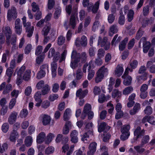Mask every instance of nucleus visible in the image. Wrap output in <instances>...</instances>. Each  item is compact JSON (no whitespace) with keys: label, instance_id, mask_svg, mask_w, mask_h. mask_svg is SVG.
Instances as JSON below:
<instances>
[{"label":"nucleus","instance_id":"obj_64","mask_svg":"<svg viewBox=\"0 0 155 155\" xmlns=\"http://www.w3.org/2000/svg\"><path fill=\"white\" fill-rule=\"evenodd\" d=\"M42 46L41 45H38L36 49L35 54L37 55H39L42 52Z\"/></svg>","mask_w":155,"mask_h":155},{"label":"nucleus","instance_id":"obj_39","mask_svg":"<svg viewBox=\"0 0 155 155\" xmlns=\"http://www.w3.org/2000/svg\"><path fill=\"white\" fill-rule=\"evenodd\" d=\"M54 151V148L52 146L48 147L45 150V153L49 155L53 153Z\"/></svg>","mask_w":155,"mask_h":155},{"label":"nucleus","instance_id":"obj_62","mask_svg":"<svg viewBox=\"0 0 155 155\" xmlns=\"http://www.w3.org/2000/svg\"><path fill=\"white\" fill-rule=\"evenodd\" d=\"M91 107L90 104H85L83 110V112L85 113H88L91 109Z\"/></svg>","mask_w":155,"mask_h":155},{"label":"nucleus","instance_id":"obj_36","mask_svg":"<svg viewBox=\"0 0 155 155\" xmlns=\"http://www.w3.org/2000/svg\"><path fill=\"white\" fill-rule=\"evenodd\" d=\"M101 26V24L100 22L97 21H95L93 23L92 30L95 32L98 29V28Z\"/></svg>","mask_w":155,"mask_h":155},{"label":"nucleus","instance_id":"obj_61","mask_svg":"<svg viewBox=\"0 0 155 155\" xmlns=\"http://www.w3.org/2000/svg\"><path fill=\"white\" fill-rule=\"evenodd\" d=\"M145 113L147 114H150L153 112V109L150 106H147L144 110Z\"/></svg>","mask_w":155,"mask_h":155},{"label":"nucleus","instance_id":"obj_20","mask_svg":"<svg viewBox=\"0 0 155 155\" xmlns=\"http://www.w3.org/2000/svg\"><path fill=\"white\" fill-rule=\"evenodd\" d=\"M18 133L16 130H13L11 133L9 139L12 142H15L16 139L18 137Z\"/></svg>","mask_w":155,"mask_h":155},{"label":"nucleus","instance_id":"obj_56","mask_svg":"<svg viewBox=\"0 0 155 155\" xmlns=\"http://www.w3.org/2000/svg\"><path fill=\"white\" fill-rule=\"evenodd\" d=\"M115 16L113 14H109L108 17V21L109 23H113L114 21Z\"/></svg>","mask_w":155,"mask_h":155},{"label":"nucleus","instance_id":"obj_17","mask_svg":"<svg viewBox=\"0 0 155 155\" xmlns=\"http://www.w3.org/2000/svg\"><path fill=\"white\" fill-rule=\"evenodd\" d=\"M88 93V91L87 89H85L83 91L80 88L78 90L76 93V96L79 97L80 99H82L87 95Z\"/></svg>","mask_w":155,"mask_h":155},{"label":"nucleus","instance_id":"obj_28","mask_svg":"<svg viewBox=\"0 0 155 155\" xmlns=\"http://www.w3.org/2000/svg\"><path fill=\"white\" fill-rule=\"evenodd\" d=\"M118 31V29L117 25H112L110 28L109 35L110 36H112L114 34L117 33Z\"/></svg>","mask_w":155,"mask_h":155},{"label":"nucleus","instance_id":"obj_7","mask_svg":"<svg viewBox=\"0 0 155 155\" xmlns=\"http://www.w3.org/2000/svg\"><path fill=\"white\" fill-rule=\"evenodd\" d=\"M98 45H101V47H104L105 50H107L110 47V43L107 41V38L104 37L102 39L101 37H99L98 41Z\"/></svg>","mask_w":155,"mask_h":155},{"label":"nucleus","instance_id":"obj_21","mask_svg":"<svg viewBox=\"0 0 155 155\" xmlns=\"http://www.w3.org/2000/svg\"><path fill=\"white\" fill-rule=\"evenodd\" d=\"M77 15L76 13H72L70 18L69 25L71 26L73 29L74 28L76 27L75 18L77 16Z\"/></svg>","mask_w":155,"mask_h":155},{"label":"nucleus","instance_id":"obj_54","mask_svg":"<svg viewBox=\"0 0 155 155\" xmlns=\"http://www.w3.org/2000/svg\"><path fill=\"white\" fill-rule=\"evenodd\" d=\"M65 41V38L62 36H59L58 39V44L61 45L64 44Z\"/></svg>","mask_w":155,"mask_h":155},{"label":"nucleus","instance_id":"obj_35","mask_svg":"<svg viewBox=\"0 0 155 155\" xmlns=\"http://www.w3.org/2000/svg\"><path fill=\"white\" fill-rule=\"evenodd\" d=\"M149 140L150 137L149 135H146L143 137L141 140V147H143L145 144L147 143Z\"/></svg>","mask_w":155,"mask_h":155},{"label":"nucleus","instance_id":"obj_14","mask_svg":"<svg viewBox=\"0 0 155 155\" xmlns=\"http://www.w3.org/2000/svg\"><path fill=\"white\" fill-rule=\"evenodd\" d=\"M122 105L120 103H117L115 107V109L117 111L115 118L118 119L121 118L123 115V113L121 110Z\"/></svg>","mask_w":155,"mask_h":155},{"label":"nucleus","instance_id":"obj_58","mask_svg":"<svg viewBox=\"0 0 155 155\" xmlns=\"http://www.w3.org/2000/svg\"><path fill=\"white\" fill-rule=\"evenodd\" d=\"M91 20V18L90 17L88 16L86 17L84 21V28H86L88 26L90 23Z\"/></svg>","mask_w":155,"mask_h":155},{"label":"nucleus","instance_id":"obj_41","mask_svg":"<svg viewBox=\"0 0 155 155\" xmlns=\"http://www.w3.org/2000/svg\"><path fill=\"white\" fill-rule=\"evenodd\" d=\"M31 6L32 8V10L33 12H35L40 11L39 6L36 2H33L31 4Z\"/></svg>","mask_w":155,"mask_h":155},{"label":"nucleus","instance_id":"obj_52","mask_svg":"<svg viewBox=\"0 0 155 155\" xmlns=\"http://www.w3.org/2000/svg\"><path fill=\"white\" fill-rule=\"evenodd\" d=\"M41 93L40 91H37L35 94L34 98L36 101H42L41 99Z\"/></svg>","mask_w":155,"mask_h":155},{"label":"nucleus","instance_id":"obj_47","mask_svg":"<svg viewBox=\"0 0 155 155\" xmlns=\"http://www.w3.org/2000/svg\"><path fill=\"white\" fill-rule=\"evenodd\" d=\"M108 99L106 97L105 95L103 94H101L99 96L98 102L100 103H103L105 101H107Z\"/></svg>","mask_w":155,"mask_h":155},{"label":"nucleus","instance_id":"obj_8","mask_svg":"<svg viewBox=\"0 0 155 155\" xmlns=\"http://www.w3.org/2000/svg\"><path fill=\"white\" fill-rule=\"evenodd\" d=\"M59 53L58 52H56L53 48H51L49 50L48 54V57L49 58L53 57V60L54 61H57L59 58Z\"/></svg>","mask_w":155,"mask_h":155},{"label":"nucleus","instance_id":"obj_60","mask_svg":"<svg viewBox=\"0 0 155 155\" xmlns=\"http://www.w3.org/2000/svg\"><path fill=\"white\" fill-rule=\"evenodd\" d=\"M28 114V110L26 109H24L21 111L20 115L21 117L25 118L27 116Z\"/></svg>","mask_w":155,"mask_h":155},{"label":"nucleus","instance_id":"obj_59","mask_svg":"<svg viewBox=\"0 0 155 155\" xmlns=\"http://www.w3.org/2000/svg\"><path fill=\"white\" fill-rule=\"evenodd\" d=\"M45 58V55L38 56L36 59V61L37 64H39L41 63Z\"/></svg>","mask_w":155,"mask_h":155},{"label":"nucleus","instance_id":"obj_5","mask_svg":"<svg viewBox=\"0 0 155 155\" xmlns=\"http://www.w3.org/2000/svg\"><path fill=\"white\" fill-rule=\"evenodd\" d=\"M21 19L23 27L25 28L26 32L27 33V36L29 37H31L33 33L34 27L31 26L30 22H26V17L25 16H23Z\"/></svg>","mask_w":155,"mask_h":155},{"label":"nucleus","instance_id":"obj_43","mask_svg":"<svg viewBox=\"0 0 155 155\" xmlns=\"http://www.w3.org/2000/svg\"><path fill=\"white\" fill-rule=\"evenodd\" d=\"M142 147L140 145V146L138 145L134 147V148L138 153L141 154L145 151V149L142 148Z\"/></svg>","mask_w":155,"mask_h":155},{"label":"nucleus","instance_id":"obj_45","mask_svg":"<svg viewBox=\"0 0 155 155\" xmlns=\"http://www.w3.org/2000/svg\"><path fill=\"white\" fill-rule=\"evenodd\" d=\"M129 65L131 67V69H135L137 67L138 65V62L136 60H134L130 62Z\"/></svg>","mask_w":155,"mask_h":155},{"label":"nucleus","instance_id":"obj_50","mask_svg":"<svg viewBox=\"0 0 155 155\" xmlns=\"http://www.w3.org/2000/svg\"><path fill=\"white\" fill-rule=\"evenodd\" d=\"M8 148V144L6 143L0 144V153H3Z\"/></svg>","mask_w":155,"mask_h":155},{"label":"nucleus","instance_id":"obj_9","mask_svg":"<svg viewBox=\"0 0 155 155\" xmlns=\"http://www.w3.org/2000/svg\"><path fill=\"white\" fill-rule=\"evenodd\" d=\"M2 32L5 35L7 42L10 43V39L12 35V30L11 28L9 26H6L2 28Z\"/></svg>","mask_w":155,"mask_h":155},{"label":"nucleus","instance_id":"obj_15","mask_svg":"<svg viewBox=\"0 0 155 155\" xmlns=\"http://www.w3.org/2000/svg\"><path fill=\"white\" fill-rule=\"evenodd\" d=\"M94 68V63L92 61H90L89 62V67H88V74L87 76V79L88 80H91L94 77L95 72L94 71L90 70L91 68Z\"/></svg>","mask_w":155,"mask_h":155},{"label":"nucleus","instance_id":"obj_12","mask_svg":"<svg viewBox=\"0 0 155 155\" xmlns=\"http://www.w3.org/2000/svg\"><path fill=\"white\" fill-rule=\"evenodd\" d=\"M21 20L19 18H17L15 21V31L16 34L20 35L22 31V26L20 24Z\"/></svg>","mask_w":155,"mask_h":155},{"label":"nucleus","instance_id":"obj_32","mask_svg":"<svg viewBox=\"0 0 155 155\" xmlns=\"http://www.w3.org/2000/svg\"><path fill=\"white\" fill-rule=\"evenodd\" d=\"M150 46V43L148 41H144L143 44V52L144 53H147Z\"/></svg>","mask_w":155,"mask_h":155},{"label":"nucleus","instance_id":"obj_27","mask_svg":"<svg viewBox=\"0 0 155 155\" xmlns=\"http://www.w3.org/2000/svg\"><path fill=\"white\" fill-rule=\"evenodd\" d=\"M51 25L48 24L46 25L43 29L42 33L44 36H47L51 29Z\"/></svg>","mask_w":155,"mask_h":155},{"label":"nucleus","instance_id":"obj_4","mask_svg":"<svg viewBox=\"0 0 155 155\" xmlns=\"http://www.w3.org/2000/svg\"><path fill=\"white\" fill-rule=\"evenodd\" d=\"M80 54L77 53L75 50H73L72 52L71 58L70 66L73 69H75L78 65V64L80 61Z\"/></svg>","mask_w":155,"mask_h":155},{"label":"nucleus","instance_id":"obj_19","mask_svg":"<svg viewBox=\"0 0 155 155\" xmlns=\"http://www.w3.org/2000/svg\"><path fill=\"white\" fill-rule=\"evenodd\" d=\"M124 68L122 64H118L115 70V74L118 77L121 76L124 71Z\"/></svg>","mask_w":155,"mask_h":155},{"label":"nucleus","instance_id":"obj_1","mask_svg":"<svg viewBox=\"0 0 155 155\" xmlns=\"http://www.w3.org/2000/svg\"><path fill=\"white\" fill-rule=\"evenodd\" d=\"M15 71L18 73L16 83L18 85L22 82V79L25 81H28L30 79L31 71L28 69L26 70L25 66H22L19 69L17 68Z\"/></svg>","mask_w":155,"mask_h":155},{"label":"nucleus","instance_id":"obj_48","mask_svg":"<svg viewBox=\"0 0 155 155\" xmlns=\"http://www.w3.org/2000/svg\"><path fill=\"white\" fill-rule=\"evenodd\" d=\"M83 76V73L80 69H78L76 71V78L77 80H80L81 79Z\"/></svg>","mask_w":155,"mask_h":155},{"label":"nucleus","instance_id":"obj_53","mask_svg":"<svg viewBox=\"0 0 155 155\" xmlns=\"http://www.w3.org/2000/svg\"><path fill=\"white\" fill-rule=\"evenodd\" d=\"M80 60L82 62H85L87 60V55L86 53L84 52H82L81 54H80Z\"/></svg>","mask_w":155,"mask_h":155},{"label":"nucleus","instance_id":"obj_26","mask_svg":"<svg viewBox=\"0 0 155 155\" xmlns=\"http://www.w3.org/2000/svg\"><path fill=\"white\" fill-rule=\"evenodd\" d=\"M33 140L31 136H29L26 137L25 140V144L27 147H30L32 143Z\"/></svg>","mask_w":155,"mask_h":155},{"label":"nucleus","instance_id":"obj_33","mask_svg":"<svg viewBox=\"0 0 155 155\" xmlns=\"http://www.w3.org/2000/svg\"><path fill=\"white\" fill-rule=\"evenodd\" d=\"M122 78L124 79L123 83L124 85L127 86L131 84L132 79L130 76H127Z\"/></svg>","mask_w":155,"mask_h":155},{"label":"nucleus","instance_id":"obj_3","mask_svg":"<svg viewBox=\"0 0 155 155\" xmlns=\"http://www.w3.org/2000/svg\"><path fill=\"white\" fill-rule=\"evenodd\" d=\"M93 124L92 122L88 123L86 126V132L82 135L81 138V140L84 143H88L89 141L88 139L89 137L93 135Z\"/></svg>","mask_w":155,"mask_h":155},{"label":"nucleus","instance_id":"obj_51","mask_svg":"<svg viewBox=\"0 0 155 155\" xmlns=\"http://www.w3.org/2000/svg\"><path fill=\"white\" fill-rule=\"evenodd\" d=\"M44 81H40L38 82L36 85V87L38 90L42 89L45 86Z\"/></svg>","mask_w":155,"mask_h":155},{"label":"nucleus","instance_id":"obj_57","mask_svg":"<svg viewBox=\"0 0 155 155\" xmlns=\"http://www.w3.org/2000/svg\"><path fill=\"white\" fill-rule=\"evenodd\" d=\"M117 37L118 35H116L114 37L111 42V44L112 45H115L120 40L121 38L120 37H119L117 40L116 41Z\"/></svg>","mask_w":155,"mask_h":155},{"label":"nucleus","instance_id":"obj_13","mask_svg":"<svg viewBox=\"0 0 155 155\" xmlns=\"http://www.w3.org/2000/svg\"><path fill=\"white\" fill-rule=\"evenodd\" d=\"M12 86L10 84H8L6 86V83L3 82L0 85V91L4 89L3 93L4 94H6L12 90Z\"/></svg>","mask_w":155,"mask_h":155},{"label":"nucleus","instance_id":"obj_2","mask_svg":"<svg viewBox=\"0 0 155 155\" xmlns=\"http://www.w3.org/2000/svg\"><path fill=\"white\" fill-rule=\"evenodd\" d=\"M108 74V69L104 66L101 67L96 73V76L95 78L96 83H98L103 79L104 77L107 76Z\"/></svg>","mask_w":155,"mask_h":155},{"label":"nucleus","instance_id":"obj_24","mask_svg":"<svg viewBox=\"0 0 155 155\" xmlns=\"http://www.w3.org/2000/svg\"><path fill=\"white\" fill-rule=\"evenodd\" d=\"M46 134L44 132H41L37 136L36 141L39 143H41L44 140Z\"/></svg>","mask_w":155,"mask_h":155},{"label":"nucleus","instance_id":"obj_11","mask_svg":"<svg viewBox=\"0 0 155 155\" xmlns=\"http://www.w3.org/2000/svg\"><path fill=\"white\" fill-rule=\"evenodd\" d=\"M17 17V12L16 8L13 7H12L8 12L7 18L8 20L10 21L12 18L15 19Z\"/></svg>","mask_w":155,"mask_h":155},{"label":"nucleus","instance_id":"obj_46","mask_svg":"<svg viewBox=\"0 0 155 155\" xmlns=\"http://www.w3.org/2000/svg\"><path fill=\"white\" fill-rule=\"evenodd\" d=\"M106 126V124L105 122H102L98 125V131L99 132H101L103 131Z\"/></svg>","mask_w":155,"mask_h":155},{"label":"nucleus","instance_id":"obj_44","mask_svg":"<svg viewBox=\"0 0 155 155\" xmlns=\"http://www.w3.org/2000/svg\"><path fill=\"white\" fill-rule=\"evenodd\" d=\"M134 12L131 10L129 11L127 14V19L129 22H130L133 19Z\"/></svg>","mask_w":155,"mask_h":155},{"label":"nucleus","instance_id":"obj_49","mask_svg":"<svg viewBox=\"0 0 155 155\" xmlns=\"http://www.w3.org/2000/svg\"><path fill=\"white\" fill-rule=\"evenodd\" d=\"M9 128V126L7 123H4L2 127V131L5 133H6L8 130Z\"/></svg>","mask_w":155,"mask_h":155},{"label":"nucleus","instance_id":"obj_30","mask_svg":"<svg viewBox=\"0 0 155 155\" xmlns=\"http://www.w3.org/2000/svg\"><path fill=\"white\" fill-rule=\"evenodd\" d=\"M122 14V9H121L120 12V16L118 19V23L120 25H123L125 22V17Z\"/></svg>","mask_w":155,"mask_h":155},{"label":"nucleus","instance_id":"obj_55","mask_svg":"<svg viewBox=\"0 0 155 155\" xmlns=\"http://www.w3.org/2000/svg\"><path fill=\"white\" fill-rule=\"evenodd\" d=\"M149 10L150 7L149 6L147 5L144 7L143 10V15L145 16L147 15L149 12Z\"/></svg>","mask_w":155,"mask_h":155},{"label":"nucleus","instance_id":"obj_10","mask_svg":"<svg viewBox=\"0 0 155 155\" xmlns=\"http://www.w3.org/2000/svg\"><path fill=\"white\" fill-rule=\"evenodd\" d=\"M87 38L85 36L83 35L81 37V40L79 37L76 38L75 44L78 47H80L81 45L85 46L87 45Z\"/></svg>","mask_w":155,"mask_h":155},{"label":"nucleus","instance_id":"obj_25","mask_svg":"<svg viewBox=\"0 0 155 155\" xmlns=\"http://www.w3.org/2000/svg\"><path fill=\"white\" fill-rule=\"evenodd\" d=\"M140 108V105L138 103H136L133 109L130 111V113L131 115L135 114L139 110Z\"/></svg>","mask_w":155,"mask_h":155},{"label":"nucleus","instance_id":"obj_6","mask_svg":"<svg viewBox=\"0 0 155 155\" xmlns=\"http://www.w3.org/2000/svg\"><path fill=\"white\" fill-rule=\"evenodd\" d=\"M130 128V125H124L121 129L122 134L120 136V139L123 141H124L128 138L130 135L129 130Z\"/></svg>","mask_w":155,"mask_h":155},{"label":"nucleus","instance_id":"obj_37","mask_svg":"<svg viewBox=\"0 0 155 155\" xmlns=\"http://www.w3.org/2000/svg\"><path fill=\"white\" fill-rule=\"evenodd\" d=\"M107 106L108 108V113L110 114H112L114 109V107L113 104L111 103L110 101L107 103Z\"/></svg>","mask_w":155,"mask_h":155},{"label":"nucleus","instance_id":"obj_40","mask_svg":"<svg viewBox=\"0 0 155 155\" xmlns=\"http://www.w3.org/2000/svg\"><path fill=\"white\" fill-rule=\"evenodd\" d=\"M42 89L41 93L42 95H45L48 94L50 90V88L47 84H45V86Z\"/></svg>","mask_w":155,"mask_h":155},{"label":"nucleus","instance_id":"obj_38","mask_svg":"<svg viewBox=\"0 0 155 155\" xmlns=\"http://www.w3.org/2000/svg\"><path fill=\"white\" fill-rule=\"evenodd\" d=\"M121 95V92L118 91L117 89H114L112 93V97L113 98L119 97Z\"/></svg>","mask_w":155,"mask_h":155},{"label":"nucleus","instance_id":"obj_22","mask_svg":"<svg viewBox=\"0 0 155 155\" xmlns=\"http://www.w3.org/2000/svg\"><path fill=\"white\" fill-rule=\"evenodd\" d=\"M51 121L50 116L44 114L42 116V123L43 125L46 126L49 124Z\"/></svg>","mask_w":155,"mask_h":155},{"label":"nucleus","instance_id":"obj_42","mask_svg":"<svg viewBox=\"0 0 155 155\" xmlns=\"http://www.w3.org/2000/svg\"><path fill=\"white\" fill-rule=\"evenodd\" d=\"M61 13V8L60 7L56 8L54 15V17L55 19H57L60 16Z\"/></svg>","mask_w":155,"mask_h":155},{"label":"nucleus","instance_id":"obj_31","mask_svg":"<svg viewBox=\"0 0 155 155\" xmlns=\"http://www.w3.org/2000/svg\"><path fill=\"white\" fill-rule=\"evenodd\" d=\"M54 137V135L52 133H50L47 135L45 140V143L46 144H49L52 141Z\"/></svg>","mask_w":155,"mask_h":155},{"label":"nucleus","instance_id":"obj_63","mask_svg":"<svg viewBox=\"0 0 155 155\" xmlns=\"http://www.w3.org/2000/svg\"><path fill=\"white\" fill-rule=\"evenodd\" d=\"M46 72L44 71H40L37 74V78L40 79L44 77L45 75Z\"/></svg>","mask_w":155,"mask_h":155},{"label":"nucleus","instance_id":"obj_23","mask_svg":"<svg viewBox=\"0 0 155 155\" xmlns=\"http://www.w3.org/2000/svg\"><path fill=\"white\" fill-rule=\"evenodd\" d=\"M71 111L70 109L68 108L65 110L63 115V120L64 121L68 120L71 115Z\"/></svg>","mask_w":155,"mask_h":155},{"label":"nucleus","instance_id":"obj_16","mask_svg":"<svg viewBox=\"0 0 155 155\" xmlns=\"http://www.w3.org/2000/svg\"><path fill=\"white\" fill-rule=\"evenodd\" d=\"M145 130L144 129L141 130L140 127H138L135 129L134 132V136L136 137L137 139L141 137L144 134Z\"/></svg>","mask_w":155,"mask_h":155},{"label":"nucleus","instance_id":"obj_18","mask_svg":"<svg viewBox=\"0 0 155 155\" xmlns=\"http://www.w3.org/2000/svg\"><path fill=\"white\" fill-rule=\"evenodd\" d=\"M18 113L16 112H12L8 119V122L9 124L11 125L13 124L16 121Z\"/></svg>","mask_w":155,"mask_h":155},{"label":"nucleus","instance_id":"obj_34","mask_svg":"<svg viewBox=\"0 0 155 155\" xmlns=\"http://www.w3.org/2000/svg\"><path fill=\"white\" fill-rule=\"evenodd\" d=\"M133 91V87L131 86H129L125 88L123 91V94L126 95L131 93Z\"/></svg>","mask_w":155,"mask_h":155},{"label":"nucleus","instance_id":"obj_29","mask_svg":"<svg viewBox=\"0 0 155 155\" xmlns=\"http://www.w3.org/2000/svg\"><path fill=\"white\" fill-rule=\"evenodd\" d=\"M128 40V38L126 37L120 44L119 49L120 51H123L125 49Z\"/></svg>","mask_w":155,"mask_h":155}]
</instances>
